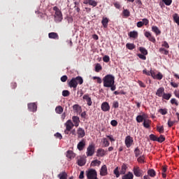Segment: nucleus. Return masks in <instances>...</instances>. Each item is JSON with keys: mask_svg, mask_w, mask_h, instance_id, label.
Here are the masks:
<instances>
[{"mask_svg": "<svg viewBox=\"0 0 179 179\" xmlns=\"http://www.w3.org/2000/svg\"><path fill=\"white\" fill-rule=\"evenodd\" d=\"M96 156L97 157H103V156H106V150L103 149H98L96 151Z\"/></svg>", "mask_w": 179, "mask_h": 179, "instance_id": "dca6fc26", "label": "nucleus"}, {"mask_svg": "<svg viewBox=\"0 0 179 179\" xmlns=\"http://www.w3.org/2000/svg\"><path fill=\"white\" fill-rule=\"evenodd\" d=\"M65 126H66V131H71V129H72V128H73V127H75V124H73V123L72 122V120H69L65 123Z\"/></svg>", "mask_w": 179, "mask_h": 179, "instance_id": "9b49d317", "label": "nucleus"}, {"mask_svg": "<svg viewBox=\"0 0 179 179\" xmlns=\"http://www.w3.org/2000/svg\"><path fill=\"white\" fill-rule=\"evenodd\" d=\"M171 104H176V106H178V102L177 101V99L175 98H173L171 99Z\"/></svg>", "mask_w": 179, "mask_h": 179, "instance_id": "3c124183", "label": "nucleus"}, {"mask_svg": "<svg viewBox=\"0 0 179 179\" xmlns=\"http://www.w3.org/2000/svg\"><path fill=\"white\" fill-rule=\"evenodd\" d=\"M143 125L144 128H150V121L149 120H144Z\"/></svg>", "mask_w": 179, "mask_h": 179, "instance_id": "c756f323", "label": "nucleus"}, {"mask_svg": "<svg viewBox=\"0 0 179 179\" xmlns=\"http://www.w3.org/2000/svg\"><path fill=\"white\" fill-rule=\"evenodd\" d=\"M103 143L104 148H108V146H110V141H108L107 138L103 139Z\"/></svg>", "mask_w": 179, "mask_h": 179, "instance_id": "473e14b6", "label": "nucleus"}, {"mask_svg": "<svg viewBox=\"0 0 179 179\" xmlns=\"http://www.w3.org/2000/svg\"><path fill=\"white\" fill-rule=\"evenodd\" d=\"M137 160L138 163H145V157H139Z\"/></svg>", "mask_w": 179, "mask_h": 179, "instance_id": "de8ad7c7", "label": "nucleus"}, {"mask_svg": "<svg viewBox=\"0 0 179 179\" xmlns=\"http://www.w3.org/2000/svg\"><path fill=\"white\" fill-rule=\"evenodd\" d=\"M176 124V121H171L170 120L168 121V127L171 128V127H173Z\"/></svg>", "mask_w": 179, "mask_h": 179, "instance_id": "5fc2aeb1", "label": "nucleus"}, {"mask_svg": "<svg viewBox=\"0 0 179 179\" xmlns=\"http://www.w3.org/2000/svg\"><path fill=\"white\" fill-rule=\"evenodd\" d=\"M108 174V172L107 171V166L106 165H103L100 169V176L101 177H104Z\"/></svg>", "mask_w": 179, "mask_h": 179, "instance_id": "1a4fd4ad", "label": "nucleus"}, {"mask_svg": "<svg viewBox=\"0 0 179 179\" xmlns=\"http://www.w3.org/2000/svg\"><path fill=\"white\" fill-rule=\"evenodd\" d=\"M100 164H101V161H99L98 159H95L91 162V166H92V167L100 166Z\"/></svg>", "mask_w": 179, "mask_h": 179, "instance_id": "a878e982", "label": "nucleus"}, {"mask_svg": "<svg viewBox=\"0 0 179 179\" xmlns=\"http://www.w3.org/2000/svg\"><path fill=\"white\" fill-rule=\"evenodd\" d=\"M101 108L104 112L110 111V105L108 102H103L101 104Z\"/></svg>", "mask_w": 179, "mask_h": 179, "instance_id": "f8f14e48", "label": "nucleus"}, {"mask_svg": "<svg viewBox=\"0 0 179 179\" xmlns=\"http://www.w3.org/2000/svg\"><path fill=\"white\" fill-rule=\"evenodd\" d=\"M53 10L55 11V15H54L55 22L56 23H61L63 19L62 12L57 6L53 7Z\"/></svg>", "mask_w": 179, "mask_h": 179, "instance_id": "f03ea898", "label": "nucleus"}, {"mask_svg": "<svg viewBox=\"0 0 179 179\" xmlns=\"http://www.w3.org/2000/svg\"><path fill=\"white\" fill-rule=\"evenodd\" d=\"M137 122H143V121H145L146 120V115L143 113V115H139L136 118Z\"/></svg>", "mask_w": 179, "mask_h": 179, "instance_id": "f3484780", "label": "nucleus"}, {"mask_svg": "<svg viewBox=\"0 0 179 179\" xmlns=\"http://www.w3.org/2000/svg\"><path fill=\"white\" fill-rule=\"evenodd\" d=\"M89 5H91V6H97V3L96 2V1L94 0H89Z\"/></svg>", "mask_w": 179, "mask_h": 179, "instance_id": "79ce46f5", "label": "nucleus"}, {"mask_svg": "<svg viewBox=\"0 0 179 179\" xmlns=\"http://www.w3.org/2000/svg\"><path fill=\"white\" fill-rule=\"evenodd\" d=\"M77 134L78 135V138H84V136L86 135V132H85V129H83L82 127H79L78 129Z\"/></svg>", "mask_w": 179, "mask_h": 179, "instance_id": "2eb2a0df", "label": "nucleus"}, {"mask_svg": "<svg viewBox=\"0 0 179 179\" xmlns=\"http://www.w3.org/2000/svg\"><path fill=\"white\" fill-rule=\"evenodd\" d=\"M148 174L150 177H155V176H156V171H155L154 169H149Z\"/></svg>", "mask_w": 179, "mask_h": 179, "instance_id": "7c9ffc66", "label": "nucleus"}, {"mask_svg": "<svg viewBox=\"0 0 179 179\" xmlns=\"http://www.w3.org/2000/svg\"><path fill=\"white\" fill-rule=\"evenodd\" d=\"M66 157H68V159H73V157H75V153H73V151H67Z\"/></svg>", "mask_w": 179, "mask_h": 179, "instance_id": "393cba45", "label": "nucleus"}, {"mask_svg": "<svg viewBox=\"0 0 179 179\" xmlns=\"http://www.w3.org/2000/svg\"><path fill=\"white\" fill-rule=\"evenodd\" d=\"M62 96H63L64 97H68V96H69V91H68V90H64V91L62 92Z\"/></svg>", "mask_w": 179, "mask_h": 179, "instance_id": "49530a36", "label": "nucleus"}, {"mask_svg": "<svg viewBox=\"0 0 179 179\" xmlns=\"http://www.w3.org/2000/svg\"><path fill=\"white\" fill-rule=\"evenodd\" d=\"M133 173L136 177H141L142 170L138 166H136L133 169Z\"/></svg>", "mask_w": 179, "mask_h": 179, "instance_id": "6e6552de", "label": "nucleus"}, {"mask_svg": "<svg viewBox=\"0 0 179 179\" xmlns=\"http://www.w3.org/2000/svg\"><path fill=\"white\" fill-rule=\"evenodd\" d=\"M101 23H102V26H103L105 29H107L108 26V18L103 17Z\"/></svg>", "mask_w": 179, "mask_h": 179, "instance_id": "4be33fe9", "label": "nucleus"}, {"mask_svg": "<svg viewBox=\"0 0 179 179\" xmlns=\"http://www.w3.org/2000/svg\"><path fill=\"white\" fill-rule=\"evenodd\" d=\"M93 79H94V80H96V79L97 83H101V82H102L101 78L100 77L94 76V77H93Z\"/></svg>", "mask_w": 179, "mask_h": 179, "instance_id": "13d9d810", "label": "nucleus"}, {"mask_svg": "<svg viewBox=\"0 0 179 179\" xmlns=\"http://www.w3.org/2000/svg\"><path fill=\"white\" fill-rule=\"evenodd\" d=\"M85 174L87 179H99L96 169H90L85 171Z\"/></svg>", "mask_w": 179, "mask_h": 179, "instance_id": "20e7f679", "label": "nucleus"}, {"mask_svg": "<svg viewBox=\"0 0 179 179\" xmlns=\"http://www.w3.org/2000/svg\"><path fill=\"white\" fill-rule=\"evenodd\" d=\"M164 94V87H159L156 92V96L158 97H162Z\"/></svg>", "mask_w": 179, "mask_h": 179, "instance_id": "a211bd4d", "label": "nucleus"}, {"mask_svg": "<svg viewBox=\"0 0 179 179\" xmlns=\"http://www.w3.org/2000/svg\"><path fill=\"white\" fill-rule=\"evenodd\" d=\"M76 80L78 85H82L83 83V78L80 76L76 77Z\"/></svg>", "mask_w": 179, "mask_h": 179, "instance_id": "2f4dec72", "label": "nucleus"}, {"mask_svg": "<svg viewBox=\"0 0 179 179\" xmlns=\"http://www.w3.org/2000/svg\"><path fill=\"white\" fill-rule=\"evenodd\" d=\"M110 124L113 127H117V125H118V122H117V120H113L110 122Z\"/></svg>", "mask_w": 179, "mask_h": 179, "instance_id": "bf43d9fd", "label": "nucleus"}, {"mask_svg": "<svg viewBox=\"0 0 179 179\" xmlns=\"http://www.w3.org/2000/svg\"><path fill=\"white\" fill-rule=\"evenodd\" d=\"M134 153H135V157H138V156H139V155H141V150H139V149L136 148L134 150Z\"/></svg>", "mask_w": 179, "mask_h": 179, "instance_id": "09e8293b", "label": "nucleus"}, {"mask_svg": "<svg viewBox=\"0 0 179 179\" xmlns=\"http://www.w3.org/2000/svg\"><path fill=\"white\" fill-rule=\"evenodd\" d=\"M164 141H166V138H164V136H163V135H161L159 138H157V142H164Z\"/></svg>", "mask_w": 179, "mask_h": 179, "instance_id": "a19ab883", "label": "nucleus"}, {"mask_svg": "<svg viewBox=\"0 0 179 179\" xmlns=\"http://www.w3.org/2000/svg\"><path fill=\"white\" fill-rule=\"evenodd\" d=\"M157 74H156V73L154 71H152V70H151V74H150V76H152V78H153V79H155L156 78V76H157Z\"/></svg>", "mask_w": 179, "mask_h": 179, "instance_id": "69168bd1", "label": "nucleus"}, {"mask_svg": "<svg viewBox=\"0 0 179 179\" xmlns=\"http://www.w3.org/2000/svg\"><path fill=\"white\" fill-rule=\"evenodd\" d=\"M150 139L151 141H157V137L155 134H150Z\"/></svg>", "mask_w": 179, "mask_h": 179, "instance_id": "c03bdc74", "label": "nucleus"}, {"mask_svg": "<svg viewBox=\"0 0 179 179\" xmlns=\"http://www.w3.org/2000/svg\"><path fill=\"white\" fill-rule=\"evenodd\" d=\"M133 143H134V138H132V137H131V136H127L125 138L124 143H125L127 148H131V145H132Z\"/></svg>", "mask_w": 179, "mask_h": 179, "instance_id": "39448f33", "label": "nucleus"}, {"mask_svg": "<svg viewBox=\"0 0 179 179\" xmlns=\"http://www.w3.org/2000/svg\"><path fill=\"white\" fill-rule=\"evenodd\" d=\"M102 67H101V64H96L95 66V72H99V71H101Z\"/></svg>", "mask_w": 179, "mask_h": 179, "instance_id": "c9c22d12", "label": "nucleus"}, {"mask_svg": "<svg viewBox=\"0 0 179 179\" xmlns=\"http://www.w3.org/2000/svg\"><path fill=\"white\" fill-rule=\"evenodd\" d=\"M162 97H163V99H164L165 100H170V98L171 97V94H166V93H164Z\"/></svg>", "mask_w": 179, "mask_h": 179, "instance_id": "f704fd0d", "label": "nucleus"}, {"mask_svg": "<svg viewBox=\"0 0 179 179\" xmlns=\"http://www.w3.org/2000/svg\"><path fill=\"white\" fill-rule=\"evenodd\" d=\"M94 155V145H90L87 148V156H93Z\"/></svg>", "mask_w": 179, "mask_h": 179, "instance_id": "0eeeda50", "label": "nucleus"}, {"mask_svg": "<svg viewBox=\"0 0 179 179\" xmlns=\"http://www.w3.org/2000/svg\"><path fill=\"white\" fill-rule=\"evenodd\" d=\"M83 100H85L87 106H92L93 104V102L92 101V98L89 96V94H85L83 97Z\"/></svg>", "mask_w": 179, "mask_h": 179, "instance_id": "4468645a", "label": "nucleus"}, {"mask_svg": "<svg viewBox=\"0 0 179 179\" xmlns=\"http://www.w3.org/2000/svg\"><path fill=\"white\" fill-rule=\"evenodd\" d=\"M143 26V22L139 21L137 22V27H142Z\"/></svg>", "mask_w": 179, "mask_h": 179, "instance_id": "774afa93", "label": "nucleus"}, {"mask_svg": "<svg viewBox=\"0 0 179 179\" xmlns=\"http://www.w3.org/2000/svg\"><path fill=\"white\" fill-rule=\"evenodd\" d=\"M143 73H145V75H147V76H150L151 71H146V69H144L143 71Z\"/></svg>", "mask_w": 179, "mask_h": 179, "instance_id": "0e129e2a", "label": "nucleus"}, {"mask_svg": "<svg viewBox=\"0 0 179 179\" xmlns=\"http://www.w3.org/2000/svg\"><path fill=\"white\" fill-rule=\"evenodd\" d=\"M79 178L80 179L85 178V171H80V176H79Z\"/></svg>", "mask_w": 179, "mask_h": 179, "instance_id": "680f3d73", "label": "nucleus"}, {"mask_svg": "<svg viewBox=\"0 0 179 179\" xmlns=\"http://www.w3.org/2000/svg\"><path fill=\"white\" fill-rule=\"evenodd\" d=\"M159 113L162 115H166V114H167V110H166V109H159Z\"/></svg>", "mask_w": 179, "mask_h": 179, "instance_id": "603ef678", "label": "nucleus"}, {"mask_svg": "<svg viewBox=\"0 0 179 179\" xmlns=\"http://www.w3.org/2000/svg\"><path fill=\"white\" fill-rule=\"evenodd\" d=\"M145 55H146L138 54V57L141 59H143V61H145V59H146V56H145Z\"/></svg>", "mask_w": 179, "mask_h": 179, "instance_id": "4d7b16f0", "label": "nucleus"}, {"mask_svg": "<svg viewBox=\"0 0 179 179\" xmlns=\"http://www.w3.org/2000/svg\"><path fill=\"white\" fill-rule=\"evenodd\" d=\"M61 80H62V82H65L66 80H68V76H62Z\"/></svg>", "mask_w": 179, "mask_h": 179, "instance_id": "338daca9", "label": "nucleus"}, {"mask_svg": "<svg viewBox=\"0 0 179 179\" xmlns=\"http://www.w3.org/2000/svg\"><path fill=\"white\" fill-rule=\"evenodd\" d=\"M28 109L29 111H32V113H34V111H37V105L36 103H28Z\"/></svg>", "mask_w": 179, "mask_h": 179, "instance_id": "ddd939ff", "label": "nucleus"}, {"mask_svg": "<svg viewBox=\"0 0 179 179\" xmlns=\"http://www.w3.org/2000/svg\"><path fill=\"white\" fill-rule=\"evenodd\" d=\"M138 83L141 87H146V85H145V83H143V82L138 80Z\"/></svg>", "mask_w": 179, "mask_h": 179, "instance_id": "052dcab7", "label": "nucleus"}, {"mask_svg": "<svg viewBox=\"0 0 179 179\" xmlns=\"http://www.w3.org/2000/svg\"><path fill=\"white\" fill-rule=\"evenodd\" d=\"M58 178L59 179H66L68 178V175L65 172L60 173L57 176Z\"/></svg>", "mask_w": 179, "mask_h": 179, "instance_id": "c85d7f7f", "label": "nucleus"}, {"mask_svg": "<svg viewBox=\"0 0 179 179\" xmlns=\"http://www.w3.org/2000/svg\"><path fill=\"white\" fill-rule=\"evenodd\" d=\"M152 30L154 33H155L156 36H159V34H161L162 31L160 29H159V27L156 26L152 27Z\"/></svg>", "mask_w": 179, "mask_h": 179, "instance_id": "b1692460", "label": "nucleus"}, {"mask_svg": "<svg viewBox=\"0 0 179 179\" xmlns=\"http://www.w3.org/2000/svg\"><path fill=\"white\" fill-rule=\"evenodd\" d=\"M113 107L114 108H118V107H120V103H118V101H113Z\"/></svg>", "mask_w": 179, "mask_h": 179, "instance_id": "a18cd8bd", "label": "nucleus"}, {"mask_svg": "<svg viewBox=\"0 0 179 179\" xmlns=\"http://www.w3.org/2000/svg\"><path fill=\"white\" fill-rule=\"evenodd\" d=\"M86 146V140H81L77 145V149L80 150V152H82L85 149Z\"/></svg>", "mask_w": 179, "mask_h": 179, "instance_id": "423d86ee", "label": "nucleus"}, {"mask_svg": "<svg viewBox=\"0 0 179 179\" xmlns=\"http://www.w3.org/2000/svg\"><path fill=\"white\" fill-rule=\"evenodd\" d=\"M72 120L74 122V127H79V123L80 122V120L78 116H73Z\"/></svg>", "mask_w": 179, "mask_h": 179, "instance_id": "aec40b11", "label": "nucleus"}, {"mask_svg": "<svg viewBox=\"0 0 179 179\" xmlns=\"http://www.w3.org/2000/svg\"><path fill=\"white\" fill-rule=\"evenodd\" d=\"M123 15L126 17H129V15H131V13H129V10L128 9H124L123 10Z\"/></svg>", "mask_w": 179, "mask_h": 179, "instance_id": "ea45409f", "label": "nucleus"}, {"mask_svg": "<svg viewBox=\"0 0 179 179\" xmlns=\"http://www.w3.org/2000/svg\"><path fill=\"white\" fill-rule=\"evenodd\" d=\"M128 169V166H127V164H123L122 165L120 171H119L120 169L118 168V166H117L115 170L113 171V173L115 174V177L117 178H118V177H120V174L124 175L125 174V173H127V169Z\"/></svg>", "mask_w": 179, "mask_h": 179, "instance_id": "7ed1b4c3", "label": "nucleus"}, {"mask_svg": "<svg viewBox=\"0 0 179 179\" xmlns=\"http://www.w3.org/2000/svg\"><path fill=\"white\" fill-rule=\"evenodd\" d=\"M103 62H110V57H108V55H105L103 57Z\"/></svg>", "mask_w": 179, "mask_h": 179, "instance_id": "8fccbe9b", "label": "nucleus"}, {"mask_svg": "<svg viewBox=\"0 0 179 179\" xmlns=\"http://www.w3.org/2000/svg\"><path fill=\"white\" fill-rule=\"evenodd\" d=\"M55 112L57 114H62L64 112V108L61 106H57L55 108Z\"/></svg>", "mask_w": 179, "mask_h": 179, "instance_id": "cd10ccee", "label": "nucleus"}, {"mask_svg": "<svg viewBox=\"0 0 179 179\" xmlns=\"http://www.w3.org/2000/svg\"><path fill=\"white\" fill-rule=\"evenodd\" d=\"M69 87H73L74 89H76L78 87V81H76V78H73L69 83Z\"/></svg>", "mask_w": 179, "mask_h": 179, "instance_id": "9d476101", "label": "nucleus"}, {"mask_svg": "<svg viewBox=\"0 0 179 179\" xmlns=\"http://www.w3.org/2000/svg\"><path fill=\"white\" fill-rule=\"evenodd\" d=\"M157 131L159 132V134H163V132H164V127H163V126H158Z\"/></svg>", "mask_w": 179, "mask_h": 179, "instance_id": "37998d69", "label": "nucleus"}, {"mask_svg": "<svg viewBox=\"0 0 179 179\" xmlns=\"http://www.w3.org/2000/svg\"><path fill=\"white\" fill-rule=\"evenodd\" d=\"M126 47L128 50H134V48H135V45L134 43H127Z\"/></svg>", "mask_w": 179, "mask_h": 179, "instance_id": "72a5a7b5", "label": "nucleus"}, {"mask_svg": "<svg viewBox=\"0 0 179 179\" xmlns=\"http://www.w3.org/2000/svg\"><path fill=\"white\" fill-rule=\"evenodd\" d=\"M78 164L80 167H82V166H85V164H86V159L80 158V159L78 160Z\"/></svg>", "mask_w": 179, "mask_h": 179, "instance_id": "bb28decb", "label": "nucleus"}, {"mask_svg": "<svg viewBox=\"0 0 179 179\" xmlns=\"http://www.w3.org/2000/svg\"><path fill=\"white\" fill-rule=\"evenodd\" d=\"M155 79H157V80H162L163 79V74H162V73L159 72L156 75Z\"/></svg>", "mask_w": 179, "mask_h": 179, "instance_id": "e433bc0d", "label": "nucleus"}, {"mask_svg": "<svg viewBox=\"0 0 179 179\" xmlns=\"http://www.w3.org/2000/svg\"><path fill=\"white\" fill-rule=\"evenodd\" d=\"M143 24H145V26H148V24H149V20L146 19V18H143L142 20V21Z\"/></svg>", "mask_w": 179, "mask_h": 179, "instance_id": "864d4df0", "label": "nucleus"}, {"mask_svg": "<svg viewBox=\"0 0 179 179\" xmlns=\"http://www.w3.org/2000/svg\"><path fill=\"white\" fill-rule=\"evenodd\" d=\"M129 36L131 38H138V31H132L129 33Z\"/></svg>", "mask_w": 179, "mask_h": 179, "instance_id": "5701e85b", "label": "nucleus"}, {"mask_svg": "<svg viewBox=\"0 0 179 179\" xmlns=\"http://www.w3.org/2000/svg\"><path fill=\"white\" fill-rule=\"evenodd\" d=\"M55 136L57 139H62V135L61 134H59V132L55 134Z\"/></svg>", "mask_w": 179, "mask_h": 179, "instance_id": "6e6d98bb", "label": "nucleus"}, {"mask_svg": "<svg viewBox=\"0 0 179 179\" xmlns=\"http://www.w3.org/2000/svg\"><path fill=\"white\" fill-rule=\"evenodd\" d=\"M122 179H134V173L131 172H128L122 177Z\"/></svg>", "mask_w": 179, "mask_h": 179, "instance_id": "412c9836", "label": "nucleus"}, {"mask_svg": "<svg viewBox=\"0 0 179 179\" xmlns=\"http://www.w3.org/2000/svg\"><path fill=\"white\" fill-rule=\"evenodd\" d=\"M140 52L143 55H148V50L145 48H140Z\"/></svg>", "mask_w": 179, "mask_h": 179, "instance_id": "58836bf2", "label": "nucleus"}, {"mask_svg": "<svg viewBox=\"0 0 179 179\" xmlns=\"http://www.w3.org/2000/svg\"><path fill=\"white\" fill-rule=\"evenodd\" d=\"M49 38H53L54 40H58L59 38V36H58V34L55 32H50L48 34Z\"/></svg>", "mask_w": 179, "mask_h": 179, "instance_id": "6ab92c4d", "label": "nucleus"}, {"mask_svg": "<svg viewBox=\"0 0 179 179\" xmlns=\"http://www.w3.org/2000/svg\"><path fill=\"white\" fill-rule=\"evenodd\" d=\"M162 2H164L166 6H170L173 3V0H162Z\"/></svg>", "mask_w": 179, "mask_h": 179, "instance_id": "4c0bfd02", "label": "nucleus"}, {"mask_svg": "<svg viewBox=\"0 0 179 179\" xmlns=\"http://www.w3.org/2000/svg\"><path fill=\"white\" fill-rule=\"evenodd\" d=\"M103 81L104 87H110V90H112V92H114V90H115V78L114 77V76L111 74H108L103 78Z\"/></svg>", "mask_w": 179, "mask_h": 179, "instance_id": "f257e3e1", "label": "nucleus"}, {"mask_svg": "<svg viewBox=\"0 0 179 179\" xmlns=\"http://www.w3.org/2000/svg\"><path fill=\"white\" fill-rule=\"evenodd\" d=\"M148 40L150 41H152V43L156 42V38H155L152 35L150 36V37L148 38Z\"/></svg>", "mask_w": 179, "mask_h": 179, "instance_id": "e2e57ef3", "label": "nucleus"}]
</instances>
